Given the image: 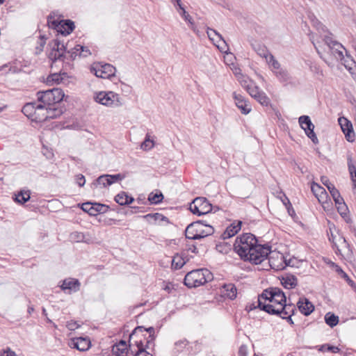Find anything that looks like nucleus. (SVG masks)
I'll return each instance as SVG.
<instances>
[{
	"instance_id": "obj_1",
	"label": "nucleus",
	"mask_w": 356,
	"mask_h": 356,
	"mask_svg": "<svg viewBox=\"0 0 356 356\" xmlns=\"http://www.w3.org/2000/svg\"><path fill=\"white\" fill-rule=\"evenodd\" d=\"M286 302V296L284 292L278 287H269L264 289L261 294L257 297V305H254L251 304L248 309L246 306V311L249 312L254 309H259L261 311L270 314V311L266 310V308L270 306L273 307L275 309H279V305H282V302Z\"/></svg>"
},
{
	"instance_id": "obj_2",
	"label": "nucleus",
	"mask_w": 356,
	"mask_h": 356,
	"mask_svg": "<svg viewBox=\"0 0 356 356\" xmlns=\"http://www.w3.org/2000/svg\"><path fill=\"white\" fill-rule=\"evenodd\" d=\"M271 253V245L261 244L257 237L252 233H246V261L259 264Z\"/></svg>"
},
{
	"instance_id": "obj_3",
	"label": "nucleus",
	"mask_w": 356,
	"mask_h": 356,
	"mask_svg": "<svg viewBox=\"0 0 356 356\" xmlns=\"http://www.w3.org/2000/svg\"><path fill=\"white\" fill-rule=\"evenodd\" d=\"M153 327L148 328L143 326L136 327L129 335V346L135 345L137 348L143 346L153 349L155 339Z\"/></svg>"
},
{
	"instance_id": "obj_4",
	"label": "nucleus",
	"mask_w": 356,
	"mask_h": 356,
	"mask_svg": "<svg viewBox=\"0 0 356 356\" xmlns=\"http://www.w3.org/2000/svg\"><path fill=\"white\" fill-rule=\"evenodd\" d=\"M214 229L212 226L197 220L188 225L185 231L186 237L188 239L198 240L212 235Z\"/></svg>"
},
{
	"instance_id": "obj_5",
	"label": "nucleus",
	"mask_w": 356,
	"mask_h": 356,
	"mask_svg": "<svg viewBox=\"0 0 356 356\" xmlns=\"http://www.w3.org/2000/svg\"><path fill=\"white\" fill-rule=\"evenodd\" d=\"M213 277L207 268L193 270L188 273L184 277V284L189 288H195L211 281Z\"/></svg>"
},
{
	"instance_id": "obj_6",
	"label": "nucleus",
	"mask_w": 356,
	"mask_h": 356,
	"mask_svg": "<svg viewBox=\"0 0 356 356\" xmlns=\"http://www.w3.org/2000/svg\"><path fill=\"white\" fill-rule=\"evenodd\" d=\"M37 102L45 107L54 106L61 102L65 96L62 89L54 88L50 90L38 91L36 93Z\"/></svg>"
},
{
	"instance_id": "obj_7",
	"label": "nucleus",
	"mask_w": 356,
	"mask_h": 356,
	"mask_svg": "<svg viewBox=\"0 0 356 356\" xmlns=\"http://www.w3.org/2000/svg\"><path fill=\"white\" fill-rule=\"evenodd\" d=\"M95 100L102 105L111 107H118L123 102L120 95L112 91H101L96 94Z\"/></svg>"
},
{
	"instance_id": "obj_8",
	"label": "nucleus",
	"mask_w": 356,
	"mask_h": 356,
	"mask_svg": "<svg viewBox=\"0 0 356 356\" xmlns=\"http://www.w3.org/2000/svg\"><path fill=\"white\" fill-rule=\"evenodd\" d=\"M190 211L197 216L205 215L212 211V205L206 197H198L191 203Z\"/></svg>"
},
{
	"instance_id": "obj_9",
	"label": "nucleus",
	"mask_w": 356,
	"mask_h": 356,
	"mask_svg": "<svg viewBox=\"0 0 356 356\" xmlns=\"http://www.w3.org/2000/svg\"><path fill=\"white\" fill-rule=\"evenodd\" d=\"M90 72L94 73L97 77L110 79L115 75L116 69L114 66L108 63H95L91 66Z\"/></svg>"
},
{
	"instance_id": "obj_10",
	"label": "nucleus",
	"mask_w": 356,
	"mask_h": 356,
	"mask_svg": "<svg viewBox=\"0 0 356 356\" xmlns=\"http://www.w3.org/2000/svg\"><path fill=\"white\" fill-rule=\"evenodd\" d=\"M300 127L305 131L307 136L311 139L314 144L318 143V139L314 131V125L308 115H302L298 119Z\"/></svg>"
},
{
	"instance_id": "obj_11",
	"label": "nucleus",
	"mask_w": 356,
	"mask_h": 356,
	"mask_svg": "<svg viewBox=\"0 0 356 356\" xmlns=\"http://www.w3.org/2000/svg\"><path fill=\"white\" fill-rule=\"evenodd\" d=\"M250 83H248L246 81V92L250 94V95L256 99L258 102H259L263 106H268L270 103L269 98L266 95V94L260 90L258 86H252V81H250Z\"/></svg>"
},
{
	"instance_id": "obj_12",
	"label": "nucleus",
	"mask_w": 356,
	"mask_h": 356,
	"mask_svg": "<svg viewBox=\"0 0 356 356\" xmlns=\"http://www.w3.org/2000/svg\"><path fill=\"white\" fill-rule=\"evenodd\" d=\"M279 309H275L273 307H265L266 310L270 311V315L277 316H282V315H294L296 312V307L293 303L282 302V305H279Z\"/></svg>"
},
{
	"instance_id": "obj_13",
	"label": "nucleus",
	"mask_w": 356,
	"mask_h": 356,
	"mask_svg": "<svg viewBox=\"0 0 356 356\" xmlns=\"http://www.w3.org/2000/svg\"><path fill=\"white\" fill-rule=\"evenodd\" d=\"M209 38L213 42L216 47L222 53H227L229 50L228 46L222 35L216 30L207 28V31Z\"/></svg>"
},
{
	"instance_id": "obj_14",
	"label": "nucleus",
	"mask_w": 356,
	"mask_h": 356,
	"mask_svg": "<svg viewBox=\"0 0 356 356\" xmlns=\"http://www.w3.org/2000/svg\"><path fill=\"white\" fill-rule=\"evenodd\" d=\"M48 24H51L52 26L57 29V31L63 35H69L75 27L74 22L70 19L57 22L56 20L51 21L50 19H48Z\"/></svg>"
},
{
	"instance_id": "obj_15",
	"label": "nucleus",
	"mask_w": 356,
	"mask_h": 356,
	"mask_svg": "<svg viewBox=\"0 0 356 356\" xmlns=\"http://www.w3.org/2000/svg\"><path fill=\"white\" fill-rule=\"evenodd\" d=\"M284 259V256L282 253L271 250L268 257L270 267L275 270H284V266L282 265Z\"/></svg>"
},
{
	"instance_id": "obj_16",
	"label": "nucleus",
	"mask_w": 356,
	"mask_h": 356,
	"mask_svg": "<svg viewBox=\"0 0 356 356\" xmlns=\"http://www.w3.org/2000/svg\"><path fill=\"white\" fill-rule=\"evenodd\" d=\"M338 121L346 140L349 142L354 141L355 133L350 121L348 120L346 118H339Z\"/></svg>"
},
{
	"instance_id": "obj_17",
	"label": "nucleus",
	"mask_w": 356,
	"mask_h": 356,
	"mask_svg": "<svg viewBox=\"0 0 356 356\" xmlns=\"http://www.w3.org/2000/svg\"><path fill=\"white\" fill-rule=\"evenodd\" d=\"M297 307L303 315L307 316L314 310V305L305 297L300 298L297 302Z\"/></svg>"
},
{
	"instance_id": "obj_18",
	"label": "nucleus",
	"mask_w": 356,
	"mask_h": 356,
	"mask_svg": "<svg viewBox=\"0 0 356 356\" xmlns=\"http://www.w3.org/2000/svg\"><path fill=\"white\" fill-rule=\"evenodd\" d=\"M47 107L37 102L31 121L42 122L47 120Z\"/></svg>"
},
{
	"instance_id": "obj_19",
	"label": "nucleus",
	"mask_w": 356,
	"mask_h": 356,
	"mask_svg": "<svg viewBox=\"0 0 356 356\" xmlns=\"http://www.w3.org/2000/svg\"><path fill=\"white\" fill-rule=\"evenodd\" d=\"M79 281L74 278H67L63 281L60 288L63 291H68V293L76 292L80 289Z\"/></svg>"
},
{
	"instance_id": "obj_20",
	"label": "nucleus",
	"mask_w": 356,
	"mask_h": 356,
	"mask_svg": "<svg viewBox=\"0 0 356 356\" xmlns=\"http://www.w3.org/2000/svg\"><path fill=\"white\" fill-rule=\"evenodd\" d=\"M282 285L286 289H292L298 286L297 277L291 273H285L280 277Z\"/></svg>"
},
{
	"instance_id": "obj_21",
	"label": "nucleus",
	"mask_w": 356,
	"mask_h": 356,
	"mask_svg": "<svg viewBox=\"0 0 356 356\" xmlns=\"http://www.w3.org/2000/svg\"><path fill=\"white\" fill-rule=\"evenodd\" d=\"M327 49V54L332 56L337 61L343 59V52L347 53L346 49L341 43H335Z\"/></svg>"
},
{
	"instance_id": "obj_22",
	"label": "nucleus",
	"mask_w": 356,
	"mask_h": 356,
	"mask_svg": "<svg viewBox=\"0 0 356 356\" xmlns=\"http://www.w3.org/2000/svg\"><path fill=\"white\" fill-rule=\"evenodd\" d=\"M245 234L242 233L238 236L234 243V250L238 254L240 258L245 261Z\"/></svg>"
},
{
	"instance_id": "obj_23",
	"label": "nucleus",
	"mask_w": 356,
	"mask_h": 356,
	"mask_svg": "<svg viewBox=\"0 0 356 356\" xmlns=\"http://www.w3.org/2000/svg\"><path fill=\"white\" fill-rule=\"evenodd\" d=\"M128 348L125 341L120 340L112 347V356H127Z\"/></svg>"
},
{
	"instance_id": "obj_24",
	"label": "nucleus",
	"mask_w": 356,
	"mask_h": 356,
	"mask_svg": "<svg viewBox=\"0 0 356 356\" xmlns=\"http://www.w3.org/2000/svg\"><path fill=\"white\" fill-rule=\"evenodd\" d=\"M49 45L51 47V51L50 53V58L52 60H54L55 53L57 54H64L66 49V47L58 39L53 40Z\"/></svg>"
},
{
	"instance_id": "obj_25",
	"label": "nucleus",
	"mask_w": 356,
	"mask_h": 356,
	"mask_svg": "<svg viewBox=\"0 0 356 356\" xmlns=\"http://www.w3.org/2000/svg\"><path fill=\"white\" fill-rule=\"evenodd\" d=\"M242 225L241 221L234 222L229 226L227 227L225 231L222 234V237L223 239L229 238L232 236H234L238 233V232L241 229Z\"/></svg>"
},
{
	"instance_id": "obj_26",
	"label": "nucleus",
	"mask_w": 356,
	"mask_h": 356,
	"mask_svg": "<svg viewBox=\"0 0 356 356\" xmlns=\"http://www.w3.org/2000/svg\"><path fill=\"white\" fill-rule=\"evenodd\" d=\"M79 52L76 51V50L74 49V47L70 51H65L64 54H58L57 55L56 53H55L54 55V60H60L63 62H68L69 60H74L76 56H78Z\"/></svg>"
},
{
	"instance_id": "obj_27",
	"label": "nucleus",
	"mask_w": 356,
	"mask_h": 356,
	"mask_svg": "<svg viewBox=\"0 0 356 356\" xmlns=\"http://www.w3.org/2000/svg\"><path fill=\"white\" fill-rule=\"evenodd\" d=\"M72 346L80 351H86L90 346V341L83 337L76 338L73 339Z\"/></svg>"
},
{
	"instance_id": "obj_28",
	"label": "nucleus",
	"mask_w": 356,
	"mask_h": 356,
	"mask_svg": "<svg viewBox=\"0 0 356 356\" xmlns=\"http://www.w3.org/2000/svg\"><path fill=\"white\" fill-rule=\"evenodd\" d=\"M263 54H259V56L266 58L268 64L273 70H277L280 68V63L275 58L274 56L270 54L267 49H262Z\"/></svg>"
},
{
	"instance_id": "obj_29",
	"label": "nucleus",
	"mask_w": 356,
	"mask_h": 356,
	"mask_svg": "<svg viewBox=\"0 0 356 356\" xmlns=\"http://www.w3.org/2000/svg\"><path fill=\"white\" fill-rule=\"evenodd\" d=\"M321 181L324 186H325L329 191L333 200L337 199L339 200L341 194L337 188L332 184L327 177H321Z\"/></svg>"
},
{
	"instance_id": "obj_30",
	"label": "nucleus",
	"mask_w": 356,
	"mask_h": 356,
	"mask_svg": "<svg viewBox=\"0 0 356 356\" xmlns=\"http://www.w3.org/2000/svg\"><path fill=\"white\" fill-rule=\"evenodd\" d=\"M143 218L152 224L156 223V222H161L163 221L169 223L168 218L159 213H149L144 216Z\"/></svg>"
},
{
	"instance_id": "obj_31",
	"label": "nucleus",
	"mask_w": 356,
	"mask_h": 356,
	"mask_svg": "<svg viewBox=\"0 0 356 356\" xmlns=\"http://www.w3.org/2000/svg\"><path fill=\"white\" fill-rule=\"evenodd\" d=\"M335 204L337 206V209L340 216L345 218L347 217V214L348 212V208L346 205V204L344 202L343 198L341 196L339 198V200L337 199L334 200Z\"/></svg>"
},
{
	"instance_id": "obj_32",
	"label": "nucleus",
	"mask_w": 356,
	"mask_h": 356,
	"mask_svg": "<svg viewBox=\"0 0 356 356\" xmlns=\"http://www.w3.org/2000/svg\"><path fill=\"white\" fill-rule=\"evenodd\" d=\"M115 201L120 205H128L131 204L134 199L127 195L126 192H121L115 197Z\"/></svg>"
},
{
	"instance_id": "obj_33",
	"label": "nucleus",
	"mask_w": 356,
	"mask_h": 356,
	"mask_svg": "<svg viewBox=\"0 0 356 356\" xmlns=\"http://www.w3.org/2000/svg\"><path fill=\"white\" fill-rule=\"evenodd\" d=\"M312 191L314 195L317 197L319 202H321L323 199L327 198V193L325 188L321 187L319 184H314L312 186Z\"/></svg>"
},
{
	"instance_id": "obj_34",
	"label": "nucleus",
	"mask_w": 356,
	"mask_h": 356,
	"mask_svg": "<svg viewBox=\"0 0 356 356\" xmlns=\"http://www.w3.org/2000/svg\"><path fill=\"white\" fill-rule=\"evenodd\" d=\"M340 62L350 73H353L354 70L356 68V63L350 55L346 53V56H343V59L341 60Z\"/></svg>"
},
{
	"instance_id": "obj_35",
	"label": "nucleus",
	"mask_w": 356,
	"mask_h": 356,
	"mask_svg": "<svg viewBox=\"0 0 356 356\" xmlns=\"http://www.w3.org/2000/svg\"><path fill=\"white\" fill-rule=\"evenodd\" d=\"M224 296L233 300L236 297L237 291L236 286L232 284H225L222 292Z\"/></svg>"
},
{
	"instance_id": "obj_36",
	"label": "nucleus",
	"mask_w": 356,
	"mask_h": 356,
	"mask_svg": "<svg viewBox=\"0 0 356 356\" xmlns=\"http://www.w3.org/2000/svg\"><path fill=\"white\" fill-rule=\"evenodd\" d=\"M336 272L342 277L344 279L348 284L353 289V290L356 292V284L355 282L350 278V277L348 275V274L344 272L342 268L336 265Z\"/></svg>"
},
{
	"instance_id": "obj_37",
	"label": "nucleus",
	"mask_w": 356,
	"mask_h": 356,
	"mask_svg": "<svg viewBox=\"0 0 356 356\" xmlns=\"http://www.w3.org/2000/svg\"><path fill=\"white\" fill-rule=\"evenodd\" d=\"M35 105H37V102L27 103L23 106L22 110V113L31 120L35 109Z\"/></svg>"
},
{
	"instance_id": "obj_38",
	"label": "nucleus",
	"mask_w": 356,
	"mask_h": 356,
	"mask_svg": "<svg viewBox=\"0 0 356 356\" xmlns=\"http://www.w3.org/2000/svg\"><path fill=\"white\" fill-rule=\"evenodd\" d=\"M47 120L48 119H54L60 117L63 113V110L62 108H59L58 106H50L47 107Z\"/></svg>"
},
{
	"instance_id": "obj_39",
	"label": "nucleus",
	"mask_w": 356,
	"mask_h": 356,
	"mask_svg": "<svg viewBox=\"0 0 356 356\" xmlns=\"http://www.w3.org/2000/svg\"><path fill=\"white\" fill-rule=\"evenodd\" d=\"M233 98L236 106L241 110L242 114H245V99L241 94L233 92Z\"/></svg>"
},
{
	"instance_id": "obj_40",
	"label": "nucleus",
	"mask_w": 356,
	"mask_h": 356,
	"mask_svg": "<svg viewBox=\"0 0 356 356\" xmlns=\"http://www.w3.org/2000/svg\"><path fill=\"white\" fill-rule=\"evenodd\" d=\"M325 322L330 327H334L339 323V316L335 315L334 313L327 312L325 315Z\"/></svg>"
},
{
	"instance_id": "obj_41",
	"label": "nucleus",
	"mask_w": 356,
	"mask_h": 356,
	"mask_svg": "<svg viewBox=\"0 0 356 356\" xmlns=\"http://www.w3.org/2000/svg\"><path fill=\"white\" fill-rule=\"evenodd\" d=\"M98 185H102L104 187L111 185V182L108 179V175L99 176L92 184V187L95 188Z\"/></svg>"
},
{
	"instance_id": "obj_42",
	"label": "nucleus",
	"mask_w": 356,
	"mask_h": 356,
	"mask_svg": "<svg viewBox=\"0 0 356 356\" xmlns=\"http://www.w3.org/2000/svg\"><path fill=\"white\" fill-rule=\"evenodd\" d=\"M66 73H54L48 76L47 79V83L49 85L54 83H60L63 79V76H65Z\"/></svg>"
},
{
	"instance_id": "obj_43",
	"label": "nucleus",
	"mask_w": 356,
	"mask_h": 356,
	"mask_svg": "<svg viewBox=\"0 0 356 356\" xmlns=\"http://www.w3.org/2000/svg\"><path fill=\"white\" fill-rule=\"evenodd\" d=\"M348 168L351 181L353 182L354 186L356 188V166L353 163L350 156L348 157Z\"/></svg>"
},
{
	"instance_id": "obj_44",
	"label": "nucleus",
	"mask_w": 356,
	"mask_h": 356,
	"mask_svg": "<svg viewBox=\"0 0 356 356\" xmlns=\"http://www.w3.org/2000/svg\"><path fill=\"white\" fill-rule=\"evenodd\" d=\"M186 263L184 259L179 254H176L172 259V268L174 269H180Z\"/></svg>"
},
{
	"instance_id": "obj_45",
	"label": "nucleus",
	"mask_w": 356,
	"mask_h": 356,
	"mask_svg": "<svg viewBox=\"0 0 356 356\" xmlns=\"http://www.w3.org/2000/svg\"><path fill=\"white\" fill-rule=\"evenodd\" d=\"M318 350L321 352H331L333 353H337L340 351V348L337 346L329 344V343H325L321 346H318Z\"/></svg>"
},
{
	"instance_id": "obj_46",
	"label": "nucleus",
	"mask_w": 356,
	"mask_h": 356,
	"mask_svg": "<svg viewBox=\"0 0 356 356\" xmlns=\"http://www.w3.org/2000/svg\"><path fill=\"white\" fill-rule=\"evenodd\" d=\"M277 78L282 83H286L289 80V75L287 71L280 68L274 72Z\"/></svg>"
},
{
	"instance_id": "obj_47",
	"label": "nucleus",
	"mask_w": 356,
	"mask_h": 356,
	"mask_svg": "<svg viewBox=\"0 0 356 356\" xmlns=\"http://www.w3.org/2000/svg\"><path fill=\"white\" fill-rule=\"evenodd\" d=\"M163 200V195L161 192L157 193H151L148 196V200L151 204H157L161 203Z\"/></svg>"
},
{
	"instance_id": "obj_48",
	"label": "nucleus",
	"mask_w": 356,
	"mask_h": 356,
	"mask_svg": "<svg viewBox=\"0 0 356 356\" xmlns=\"http://www.w3.org/2000/svg\"><path fill=\"white\" fill-rule=\"evenodd\" d=\"M30 199V193L29 192H22L21 191L17 195H15V200L20 204H24L26 202Z\"/></svg>"
},
{
	"instance_id": "obj_49",
	"label": "nucleus",
	"mask_w": 356,
	"mask_h": 356,
	"mask_svg": "<svg viewBox=\"0 0 356 356\" xmlns=\"http://www.w3.org/2000/svg\"><path fill=\"white\" fill-rule=\"evenodd\" d=\"M180 15L181 17L184 19L185 21L188 22L190 24L191 29L193 31H196V28L194 25L193 20L191 15L185 10V9H182V11H181Z\"/></svg>"
},
{
	"instance_id": "obj_50",
	"label": "nucleus",
	"mask_w": 356,
	"mask_h": 356,
	"mask_svg": "<svg viewBox=\"0 0 356 356\" xmlns=\"http://www.w3.org/2000/svg\"><path fill=\"white\" fill-rule=\"evenodd\" d=\"M74 49L79 52V56L86 57L90 54V51L88 47L80 44L76 45Z\"/></svg>"
},
{
	"instance_id": "obj_51",
	"label": "nucleus",
	"mask_w": 356,
	"mask_h": 356,
	"mask_svg": "<svg viewBox=\"0 0 356 356\" xmlns=\"http://www.w3.org/2000/svg\"><path fill=\"white\" fill-rule=\"evenodd\" d=\"M232 65H233V67H231V69L233 71V73L234 74V75L237 78L238 81L241 83V86H243V82L244 81V79H243V75L241 73V72H242L241 69L238 67H236L234 64H232Z\"/></svg>"
},
{
	"instance_id": "obj_52",
	"label": "nucleus",
	"mask_w": 356,
	"mask_h": 356,
	"mask_svg": "<svg viewBox=\"0 0 356 356\" xmlns=\"http://www.w3.org/2000/svg\"><path fill=\"white\" fill-rule=\"evenodd\" d=\"M188 344V341L184 339H181L175 343V350L178 352L181 353L183 351V350L186 347V346Z\"/></svg>"
},
{
	"instance_id": "obj_53",
	"label": "nucleus",
	"mask_w": 356,
	"mask_h": 356,
	"mask_svg": "<svg viewBox=\"0 0 356 356\" xmlns=\"http://www.w3.org/2000/svg\"><path fill=\"white\" fill-rule=\"evenodd\" d=\"M154 147L153 140L149 139V136L146 135L145 140L141 144V148L145 150L150 149Z\"/></svg>"
},
{
	"instance_id": "obj_54",
	"label": "nucleus",
	"mask_w": 356,
	"mask_h": 356,
	"mask_svg": "<svg viewBox=\"0 0 356 356\" xmlns=\"http://www.w3.org/2000/svg\"><path fill=\"white\" fill-rule=\"evenodd\" d=\"M70 238L74 242H81L84 240V235L81 232H74L70 234Z\"/></svg>"
},
{
	"instance_id": "obj_55",
	"label": "nucleus",
	"mask_w": 356,
	"mask_h": 356,
	"mask_svg": "<svg viewBox=\"0 0 356 356\" xmlns=\"http://www.w3.org/2000/svg\"><path fill=\"white\" fill-rule=\"evenodd\" d=\"M147 349L148 348L143 346L137 348V350L136 351L134 356H153L151 353L147 351Z\"/></svg>"
},
{
	"instance_id": "obj_56",
	"label": "nucleus",
	"mask_w": 356,
	"mask_h": 356,
	"mask_svg": "<svg viewBox=\"0 0 356 356\" xmlns=\"http://www.w3.org/2000/svg\"><path fill=\"white\" fill-rule=\"evenodd\" d=\"M124 177V175L122 174L108 175V179L111 182V184L122 180Z\"/></svg>"
},
{
	"instance_id": "obj_57",
	"label": "nucleus",
	"mask_w": 356,
	"mask_h": 356,
	"mask_svg": "<svg viewBox=\"0 0 356 356\" xmlns=\"http://www.w3.org/2000/svg\"><path fill=\"white\" fill-rule=\"evenodd\" d=\"M95 207L98 213H104L108 211V206L100 203L95 202Z\"/></svg>"
},
{
	"instance_id": "obj_58",
	"label": "nucleus",
	"mask_w": 356,
	"mask_h": 356,
	"mask_svg": "<svg viewBox=\"0 0 356 356\" xmlns=\"http://www.w3.org/2000/svg\"><path fill=\"white\" fill-rule=\"evenodd\" d=\"M76 182L79 186H83L86 183L85 177L83 175H78L76 176Z\"/></svg>"
},
{
	"instance_id": "obj_59",
	"label": "nucleus",
	"mask_w": 356,
	"mask_h": 356,
	"mask_svg": "<svg viewBox=\"0 0 356 356\" xmlns=\"http://www.w3.org/2000/svg\"><path fill=\"white\" fill-rule=\"evenodd\" d=\"M92 204L93 203L92 202H85V203H83L81 204V209L83 211L85 212H87V213H89L90 211V209L92 208Z\"/></svg>"
},
{
	"instance_id": "obj_60",
	"label": "nucleus",
	"mask_w": 356,
	"mask_h": 356,
	"mask_svg": "<svg viewBox=\"0 0 356 356\" xmlns=\"http://www.w3.org/2000/svg\"><path fill=\"white\" fill-rule=\"evenodd\" d=\"M280 200H282V203L285 205V207L289 206L291 208V203L290 202L289 199L284 193H282V196L280 197Z\"/></svg>"
},
{
	"instance_id": "obj_61",
	"label": "nucleus",
	"mask_w": 356,
	"mask_h": 356,
	"mask_svg": "<svg viewBox=\"0 0 356 356\" xmlns=\"http://www.w3.org/2000/svg\"><path fill=\"white\" fill-rule=\"evenodd\" d=\"M320 202L322 204V206L325 210H330L332 204V202L330 200L329 202L327 201V199H323Z\"/></svg>"
},
{
	"instance_id": "obj_62",
	"label": "nucleus",
	"mask_w": 356,
	"mask_h": 356,
	"mask_svg": "<svg viewBox=\"0 0 356 356\" xmlns=\"http://www.w3.org/2000/svg\"><path fill=\"white\" fill-rule=\"evenodd\" d=\"M1 356H17V355L10 348H7L6 350H3V352L1 354Z\"/></svg>"
},
{
	"instance_id": "obj_63",
	"label": "nucleus",
	"mask_w": 356,
	"mask_h": 356,
	"mask_svg": "<svg viewBox=\"0 0 356 356\" xmlns=\"http://www.w3.org/2000/svg\"><path fill=\"white\" fill-rule=\"evenodd\" d=\"M325 42L327 47V49H329V47H332V46H334V44L339 43L338 42L333 40L330 37H325Z\"/></svg>"
},
{
	"instance_id": "obj_64",
	"label": "nucleus",
	"mask_w": 356,
	"mask_h": 356,
	"mask_svg": "<svg viewBox=\"0 0 356 356\" xmlns=\"http://www.w3.org/2000/svg\"><path fill=\"white\" fill-rule=\"evenodd\" d=\"M292 316L293 315H282V316H280V318H282V319H284L286 320L291 325H294V322L292 319Z\"/></svg>"
}]
</instances>
